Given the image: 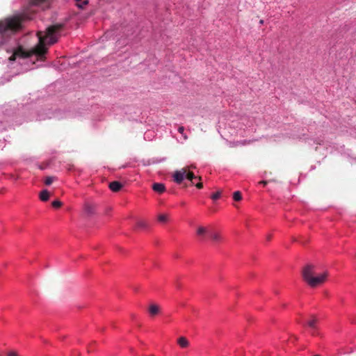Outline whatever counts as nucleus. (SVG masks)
<instances>
[{"instance_id": "27", "label": "nucleus", "mask_w": 356, "mask_h": 356, "mask_svg": "<svg viewBox=\"0 0 356 356\" xmlns=\"http://www.w3.org/2000/svg\"><path fill=\"white\" fill-rule=\"evenodd\" d=\"M259 184H262L264 186H266L267 184V181H259Z\"/></svg>"}, {"instance_id": "28", "label": "nucleus", "mask_w": 356, "mask_h": 356, "mask_svg": "<svg viewBox=\"0 0 356 356\" xmlns=\"http://www.w3.org/2000/svg\"><path fill=\"white\" fill-rule=\"evenodd\" d=\"M271 238H272V235H271V234H268V235L267 236V237H266V238H267V240H268V241H270V240L271 239Z\"/></svg>"}, {"instance_id": "4", "label": "nucleus", "mask_w": 356, "mask_h": 356, "mask_svg": "<svg viewBox=\"0 0 356 356\" xmlns=\"http://www.w3.org/2000/svg\"><path fill=\"white\" fill-rule=\"evenodd\" d=\"M318 320L316 316H311L309 319H308L305 323V325L309 327V332L312 336L318 334Z\"/></svg>"}, {"instance_id": "26", "label": "nucleus", "mask_w": 356, "mask_h": 356, "mask_svg": "<svg viewBox=\"0 0 356 356\" xmlns=\"http://www.w3.org/2000/svg\"><path fill=\"white\" fill-rule=\"evenodd\" d=\"M178 131L179 133H180L181 134H184V127L181 126L178 128Z\"/></svg>"}, {"instance_id": "9", "label": "nucleus", "mask_w": 356, "mask_h": 356, "mask_svg": "<svg viewBox=\"0 0 356 356\" xmlns=\"http://www.w3.org/2000/svg\"><path fill=\"white\" fill-rule=\"evenodd\" d=\"M84 210L88 216H92L95 213V206L90 203H86L84 207Z\"/></svg>"}, {"instance_id": "25", "label": "nucleus", "mask_w": 356, "mask_h": 356, "mask_svg": "<svg viewBox=\"0 0 356 356\" xmlns=\"http://www.w3.org/2000/svg\"><path fill=\"white\" fill-rule=\"evenodd\" d=\"M138 227H145L146 226V223L145 222H138Z\"/></svg>"}, {"instance_id": "7", "label": "nucleus", "mask_w": 356, "mask_h": 356, "mask_svg": "<svg viewBox=\"0 0 356 356\" xmlns=\"http://www.w3.org/2000/svg\"><path fill=\"white\" fill-rule=\"evenodd\" d=\"M122 188V184L118 181H114L109 184V188L113 192H118Z\"/></svg>"}, {"instance_id": "10", "label": "nucleus", "mask_w": 356, "mask_h": 356, "mask_svg": "<svg viewBox=\"0 0 356 356\" xmlns=\"http://www.w3.org/2000/svg\"><path fill=\"white\" fill-rule=\"evenodd\" d=\"M185 177H186V179L191 181V184H195V182L193 181L194 179H198L199 181L202 180L201 177H196V176H195L193 172L188 171L187 170H186V174H185Z\"/></svg>"}, {"instance_id": "18", "label": "nucleus", "mask_w": 356, "mask_h": 356, "mask_svg": "<svg viewBox=\"0 0 356 356\" xmlns=\"http://www.w3.org/2000/svg\"><path fill=\"white\" fill-rule=\"evenodd\" d=\"M233 199L235 201H240L242 199V195L240 191H235L233 193Z\"/></svg>"}, {"instance_id": "6", "label": "nucleus", "mask_w": 356, "mask_h": 356, "mask_svg": "<svg viewBox=\"0 0 356 356\" xmlns=\"http://www.w3.org/2000/svg\"><path fill=\"white\" fill-rule=\"evenodd\" d=\"M30 3L31 6H42V9L49 6V0H31Z\"/></svg>"}, {"instance_id": "22", "label": "nucleus", "mask_w": 356, "mask_h": 356, "mask_svg": "<svg viewBox=\"0 0 356 356\" xmlns=\"http://www.w3.org/2000/svg\"><path fill=\"white\" fill-rule=\"evenodd\" d=\"M7 356H19V355L16 351L11 350L8 353Z\"/></svg>"}, {"instance_id": "11", "label": "nucleus", "mask_w": 356, "mask_h": 356, "mask_svg": "<svg viewBox=\"0 0 356 356\" xmlns=\"http://www.w3.org/2000/svg\"><path fill=\"white\" fill-rule=\"evenodd\" d=\"M177 343L182 348H187L189 346L188 340L184 337H180L179 338H178Z\"/></svg>"}, {"instance_id": "23", "label": "nucleus", "mask_w": 356, "mask_h": 356, "mask_svg": "<svg viewBox=\"0 0 356 356\" xmlns=\"http://www.w3.org/2000/svg\"><path fill=\"white\" fill-rule=\"evenodd\" d=\"M252 142V140H243L240 142V144L245 145L250 144Z\"/></svg>"}, {"instance_id": "21", "label": "nucleus", "mask_w": 356, "mask_h": 356, "mask_svg": "<svg viewBox=\"0 0 356 356\" xmlns=\"http://www.w3.org/2000/svg\"><path fill=\"white\" fill-rule=\"evenodd\" d=\"M220 195H221V192L218 191V192H216V193H213V194L211 195V198H212V200H218V198H220Z\"/></svg>"}, {"instance_id": "12", "label": "nucleus", "mask_w": 356, "mask_h": 356, "mask_svg": "<svg viewBox=\"0 0 356 356\" xmlns=\"http://www.w3.org/2000/svg\"><path fill=\"white\" fill-rule=\"evenodd\" d=\"M39 197L41 201L46 202L50 197V193L47 189L42 190L40 193Z\"/></svg>"}, {"instance_id": "17", "label": "nucleus", "mask_w": 356, "mask_h": 356, "mask_svg": "<svg viewBox=\"0 0 356 356\" xmlns=\"http://www.w3.org/2000/svg\"><path fill=\"white\" fill-rule=\"evenodd\" d=\"M158 220L160 222L165 223L168 220V216L167 214L161 213L158 216Z\"/></svg>"}, {"instance_id": "3", "label": "nucleus", "mask_w": 356, "mask_h": 356, "mask_svg": "<svg viewBox=\"0 0 356 356\" xmlns=\"http://www.w3.org/2000/svg\"><path fill=\"white\" fill-rule=\"evenodd\" d=\"M314 274L315 266L313 264H309L306 265L302 270V276L304 281L312 288L324 283L327 277V272L320 274L318 276H314Z\"/></svg>"}, {"instance_id": "30", "label": "nucleus", "mask_w": 356, "mask_h": 356, "mask_svg": "<svg viewBox=\"0 0 356 356\" xmlns=\"http://www.w3.org/2000/svg\"><path fill=\"white\" fill-rule=\"evenodd\" d=\"M259 24H264V20H263V19H261V20L259 21Z\"/></svg>"}, {"instance_id": "29", "label": "nucleus", "mask_w": 356, "mask_h": 356, "mask_svg": "<svg viewBox=\"0 0 356 356\" xmlns=\"http://www.w3.org/2000/svg\"><path fill=\"white\" fill-rule=\"evenodd\" d=\"M182 135H183V137H184V140H187L188 139V136L186 134H184Z\"/></svg>"}, {"instance_id": "5", "label": "nucleus", "mask_w": 356, "mask_h": 356, "mask_svg": "<svg viewBox=\"0 0 356 356\" xmlns=\"http://www.w3.org/2000/svg\"><path fill=\"white\" fill-rule=\"evenodd\" d=\"M185 174H186V168H183L180 170H177L175 172L173 177L174 181L177 184H181L185 177Z\"/></svg>"}, {"instance_id": "13", "label": "nucleus", "mask_w": 356, "mask_h": 356, "mask_svg": "<svg viewBox=\"0 0 356 356\" xmlns=\"http://www.w3.org/2000/svg\"><path fill=\"white\" fill-rule=\"evenodd\" d=\"M159 311H160V308L157 305H154V304L150 305V306L149 307V312L150 315L155 316L159 314Z\"/></svg>"}, {"instance_id": "24", "label": "nucleus", "mask_w": 356, "mask_h": 356, "mask_svg": "<svg viewBox=\"0 0 356 356\" xmlns=\"http://www.w3.org/2000/svg\"><path fill=\"white\" fill-rule=\"evenodd\" d=\"M194 185H195V186L198 188V189H201L203 188V184L201 182V181H199L198 183L197 184H195Z\"/></svg>"}, {"instance_id": "2", "label": "nucleus", "mask_w": 356, "mask_h": 356, "mask_svg": "<svg viewBox=\"0 0 356 356\" xmlns=\"http://www.w3.org/2000/svg\"><path fill=\"white\" fill-rule=\"evenodd\" d=\"M32 19L28 13H22L6 17L0 20V35L9 37L22 29V22Z\"/></svg>"}, {"instance_id": "20", "label": "nucleus", "mask_w": 356, "mask_h": 356, "mask_svg": "<svg viewBox=\"0 0 356 356\" xmlns=\"http://www.w3.org/2000/svg\"><path fill=\"white\" fill-rule=\"evenodd\" d=\"M54 177H47L46 179H45V181H44V184L47 186H49L52 184V182L54 181Z\"/></svg>"}, {"instance_id": "1", "label": "nucleus", "mask_w": 356, "mask_h": 356, "mask_svg": "<svg viewBox=\"0 0 356 356\" xmlns=\"http://www.w3.org/2000/svg\"><path fill=\"white\" fill-rule=\"evenodd\" d=\"M63 24H56L47 27L44 34H43L42 31H38L37 33L38 44L35 47L28 52L24 51L22 48H19L9 58V60L13 61L15 60L16 56L28 58L33 54L40 57L43 56L47 51L45 44L51 45L57 42L60 37V31L63 30Z\"/></svg>"}, {"instance_id": "15", "label": "nucleus", "mask_w": 356, "mask_h": 356, "mask_svg": "<svg viewBox=\"0 0 356 356\" xmlns=\"http://www.w3.org/2000/svg\"><path fill=\"white\" fill-rule=\"evenodd\" d=\"M210 236L213 241L218 242L221 240L220 234L218 232H211Z\"/></svg>"}, {"instance_id": "14", "label": "nucleus", "mask_w": 356, "mask_h": 356, "mask_svg": "<svg viewBox=\"0 0 356 356\" xmlns=\"http://www.w3.org/2000/svg\"><path fill=\"white\" fill-rule=\"evenodd\" d=\"M76 1V5L79 8H83L84 6L88 4V0H74Z\"/></svg>"}, {"instance_id": "8", "label": "nucleus", "mask_w": 356, "mask_h": 356, "mask_svg": "<svg viewBox=\"0 0 356 356\" xmlns=\"http://www.w3.org/2000/svg\"><path fill=\"white\" fill-rule=\"evenodd\" d=\"M152 189L159 193V194H161L163 193L165 191V185L163 184H161V183H154L153 185H152Z\"/></svg>"}, {"instance_id": "16", "label": "nucleus", "mask_w": 356, "mask_h": 356, "mask_svg": "<svg viewBox=\"0 0 356 356\" xmlns=\"http://www.w3.org/2000/svg\"><path fill=\"white\" fill-rule=\"evenodd\" d=\"M207 229L204 227L200 226L197 229V234L198 236H204L207 233Z\"/></svg>"}, {"instance_id": "19", "label": "nucleus", "mask_w": 356, "mask_h": 356, "mask_svg": "<svg viewBox=\"0 0 356 356\" xmlns=\"http://www.w3.org/2000/svg\"><path fill=\"white\" fill-rule=\"evenodd\" d=\"M51 205L54 208L57 209L60 208L63 205V203L60 200H55L52 202Z\"/></svg>"}]
</instances>
